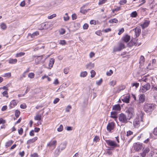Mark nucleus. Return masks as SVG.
<instances>
[{
	"mask_svg": "<svg viewBox=\"0 0 157 157\" xmlns=\"http://www.w3.org/2000/svg\"><path fill=\"white\" fill-rule=\"evenodd\" d=\"M156 105L154 104H146L144 107V111L147 113H150L155 108Z\"/></svg>",
	"mask_w": 157,
	"mask_h": 157,
	"instance_id": "f257e3e1",
	"label": "nucleus"
},
{
	"mask_svg": "<svg viewBox=\"0 0 157 157\" xmlns=\"http://www.w3.org/2000/svg\"><path fill=\"white\" fill-rule=\"evenodd\" d=\"M143 124L142 116L140 115L136 117L133 121V126L136 128H138L141 124Z\"/></svg>",
	"mask_w": 157,
	"mask_h": 157,
	"instance_id": "f03ea898",
	"label": "nucleus"
},
{
	"mask_svg": "<svg viewBox=\"0 0 157 157\" xmlns=\"http://www.w3.org/2000/svg\"><path fill=\"white\" fill-rule=\"evenodd\" d=\"M118 120L121 123L124 124L127 123L128 120L126 115L123 113H121L119 115Z\"/></svg>",
	"mask_w": 157,
	"mask_h": 157,
	"instance_id": "7ed1b4c3",
	"label": "nucleus"
},
{
	"mask_svg": "<svg viewBox=\"0 0 157 157\" xmlns=\"http://www.w3.org/2000/svg\"><path fill=\"white\" fill-rule=\"evenodd\" d=\"M106 142L107 145L111 147V149L119 147V145L117 144L114 140H106Z\"/></svg>",
	"mask_w": 157,
	"mask_h": 157,
	"instance_id": "20e7f679",
	"label": "nucleus"
},
{
	"mask_svg": "<svg viewBox=\"0 0 157 157\" xmlns=\"http://www.w3.org/2000/svg\"><path fill=\"white\" fill-rule=\"evenodd\" d=\"M125 48L124 44L122 43H120L119 44L118 46H115L113 49V52L120 51L123 49Z\"/></svg>",
	"mask_w": 157,
	"mask_h": 157,
	"instance_id": "39448f33",
	"label": "nucleus"
},
{
	"mask_svg": "<svg viewBox=\"0 0 157 157\" xmlns=\"http://www.w3.org/2000/svg\"><path fill=\"white\" fill-rule=\"evenodd\" d=\"M151 88V85L149 83L144 85L141 87L140 90V91L141 93H145L147 91L149 90Z\"/></svg>",
	"mask_w": 157,
	"mask_h": 157,
	"instance_id": "423d86ee",
	"label": "nucleus"
},
{
	"mask_svg": "<svg viewBox=\"0 0 157 157\" xmlns=\"http://www.w3.org/2000/svg\"><path fill=\"white\" fill-rule=\"evenodd\" d=\"M52 24L50 22H45L41 24V28H39L40 30L47 29L51 27Z\"/></svg>",
	"mask_w": 157,
	"mask_h": 157,
	"instance_id": "0eeeda50",
	"label": "nucleus"
},
{
	"mask_svg": "<svg viewBox=\"0 0 157 157\" xmlns=\"http://www.w3.org/2000/svg\"><path fill=\"white\" fill-rule=\"evenodd\" d=\"M133 148L135 150L139 151L143 148V146L142 144L136 143L134 144Z\"/></svg>",
	"mask_w": 157,
	"mask_h": 157,
	"instance_id": "6e6552de",
	"label": "nucleus"
},
{
	"mask_svg": "<svg viewBox=\"0 0 157 157\" xmlns=\"http://www.w3.org/2000/svg\"><path fill=\"white\" fill-rule=\"evenodd\" d=\"M115 126V123L114 122L109 123L107 126V129L109 132L114 129Z\"/></svg>",
	"mask_w": 157,
	"mask_h": 157,
	"instance_id": "1a4fd4ad",
	"label": "nucleus"
},
{
	"mask_svg": "<svg viewBox=\"0 0 157 157\" xmlns=\"http://www.w3.org/2000/svg\"><path fill=\"white\" fill-rule=\"evenodd\" d=\"M150 23V21L148 20H145L144 21V23L140 25V26L143 29H144L147 27L149 25Z\"/></svg>",
	"mask_w": 157,
	"mask_h": 157,
	"instance_id": "9d476101",
	"label": "nucleus"
},
{
	"mask_svg": "<svg viewBox=\"0 0 157 157\" xmlns=\"http://www.w3.org/2000/svg\"><path fill=\"white\" fill-rule=\"evenodd\" d=\"M67 143L66 142H64L62 143L59 147L58 149L59 151H61L64 149L66 147Z\"/></svg>",
	"mask_w": 157,
	"mask_h": 157,
	"instance_id": "9b49d317",
	"label": "nucleus"
},
{
	"mask_svg": "<svg viewBox=\"0 0 157 157\" xmlns=\"http://www.w3.org/2000/svg\"><path fill=\"white\" fill-rule=\"evenodd\" d=\"M145 100V96L144 94H140V96L139 99V102L140 103H143L144 102Z\"/></svg>",
	"mask_w": 157,
	"mask_h": 157,
	"instance_id": "f8f14e48",
	"label": "nucleus"
},
{
	"mask_svg": "<svg viewBox=\"0 0 157 157\" xmlns=\"http://www.w3.org/2000/svg\"><path fill=\"white\" fill-rule=\"evenodd\" d=\"M150 149L148 147H146L142 153H141V155L142 157H145L147 153L150 151Z\"/></svg>",
	"mask_w": 157,
	"mask_h": 157,
	"instance_id": "ddd939ff",
	"label": "nucleus"
},
{
	"mask_svg": "<svg viewBox=\"0 0 157 157\" xmlns=\"http://www.w3.org/2000/svg\"><path fill=\"white\" fill-rule=\"evenodd\" d=\"M55 62V59H54L51 58L50 59L48 63V68L51 69L54 63Z\"/></svg>",
	"mask_w": 157,
	"mask_h": 157,
	"instance_id": "4468645a",
	"label": "nucleus"
},
{
	"mask_svg": "<svg viewBox=\"0 0 157 157\" xmlns=\"http://www.w3.org/2000/svg\"><path fill=\"white\" fill-rule=\"evenodd\" d=\"M130 36L128 35H126L123 37L122 39L124 42L127 43L130 40Z\"/></svg>",
	"mask_w": 157,
	"mask_h": 157,
	"instance_id": "2eb2a0df",
	"label": "nucleus"
},
{
	"mask_svg": "<svg viewBox=\"0 0 157 157\" xmlns=\"http://www.w3.org/2000/svg\"><path fill=\"white\" fill-rule=\"evenodd\" d=\"M135 32L136 37H138L140 34L141 30L139 27H136L135 29Z\"/></svg>",
	"mask_w": 157,
	"mask_h": 157,
	"instance_id": "dca6fc26",
	"label": "nucleus"
},
{
	"mask_svg": "<svg viewBox=\"0 0 157 157\" xmlns=\"http://www.w3.org/2000/svg\"><path fill=\"white\" fill-rule=\"evenodd\" d=\"M127 111L128 112L135 113L134 105L133 104H130V106L129 107Z\"/></svg>",
	"mask_w": 157,
	"mask_h": 157,
	"instance_id": "f3484780",
	"label": "nucleus"
},
{
	"mask_svg": "<svg viewBox=\"0 0 157 157\" xmlns=\"http://www.w3.org/2000/svg\"><path fill=\"white\" fill-rule=\"evenodd\" d=\"M57 141L56 140H54L53 141H51L48 144L47 146L51 147L52 146H54V148L55 147V146L56 144Z\"/></svg>",
	"mask_w": 157,
	"mask_h": 157,
	"instance_id": "a211bd4d",
	"label": "nucleus"
},
{
	"mask_svg": "<svg viewBox=\"0 0 157 157\" xmlns=\"http://www.w3.org/2000/svg\"><path fill=\"white\" fill-rule=\"evenodd\" d=\"M130 96L129 95L126 96L124 97L122 99V101L124 102L128 103L130 101Z\"/></svg>",
	"mask_w": 157,
	"mask_h": 157,
	"instance_id": "6ab92c4d",
	"label": "nucleus"
},
{
	"mask_svg": "<svg viewBox=\"0 0 157 157\" xmlns=\"http://www.w3.org/2000/svg\"><path fill=\"white\" fill-rule=\"evenodd\" d=\"M18 101L15 100H12L10 102V105L11 107L12 108L17 105Z\"/></svg>",
	"mask_w": 157,
	"mask_h": 157,
	"instance_id": "aec40b11",
	"label": "nucleus"
},
{
	"mask_svg": "<svg viewBox=\"0 0 157 157\" xmlns=\"http://www.w3.org/2000/svg\"><path fill=\"white\" fill-rule=\"evenodd\" d=\"M86 68L87 69L90 70L94 67V64L91 63H90L86 65Z\"/></svg>",
	"mask_w": 157,
	"mask_h": 157,
	"instance_id": "412c9836",
	"label": "nucleus"
},
{
	"mask_svg": "<svg viewBox=\"0 0 157 157\" xmlns=\"http://www.w3.org/2000/svg\"><path fill=\"white\" fill-rule=\"evenodd\" d=\"M37 139V137H35L33 138L30 139L27 141V144H30L31 143H33L35 142L36 140Z\"/></svg>",
	"mask_w": 157,
	"mask_h": 157,
	"instance_id": "4be33fe9",
	"label": "nucleus"
},
{
	"mask_svg": "<svg viewBox=\"0 0 157 157\" xmlns=\"http://www.w3.org/2000/svg\"><path fill=\"white\" fill-rule=\"evenodd\" d=\"M8 61L9 63L10 64H15L17 62V59H12L11 58Z\"/></svg>",
	"mask_w": 157,
	"mask_h": 157,
	"instance_id": "5701e85b",
	"label": "nucleus"
},
{
	"mask_svg": "<svg viewBox=\"0 0 157 157\" xmlns=\"http://www.w3.org/2000/svg\"><path fill=\"white\" fill-rule=\"evenodd\" d=\"M44 55L39 56L37 57L36 59L35 60V62L36 64H37L39 63V61H40L42 59L43 56Z\"/></svg>",
	"mask_w": 157,
	"mask_h": 157,
	"instance_id": "b1692460",
	"label": "nucleus"
},
{
	"mask_svg": "<svg viewBox=\"0 0 157 157\" xmlns=\"http://www.w3.org/2000/svg\"><path fill=\"white\" fill-rule=\"evenodd\" d=\"M128 117H127L128 120H129L133 117L135 115V113L128 112Z\"/></svg>",
	"mask_w": 157,
	"mask_h": 157,
	"instance_id": "393cba45",
	"label": "nucleus"
},
{
	"mask_svg": "<svg viewBox=\"0 0 157 157\" xmlns=\"http://www.w3.org/2000/svg\"><path fill=\"white\" fill-rule=\"evenodd\" d=\"M113 109L116 110L120 111L121 110V107L119 105H115L113 106Z\"/></svg>",
	"mask_w": 157,
	"mask_h": 157,
	"instance_id": "a878e982",
	"label": "nucleus"
},
{
	"mask_svg": "<svg viewBox=\"0 0 157 157\" xmlns=\"http://www.w3.org/2000/svg\"><path fill=\"white\" fill-rule=\"evenodd\" d=\"M13 141L12 140H10L6 143L5 146L6 147H8L10 146L13 144Z\"/></svg>",
	"mask_w": 157,
	"mask_h": 157,
	"instance_id": "bb28decb",
	"label": "nucleus"
},
{
	"mask_svg": "<svg viewBox=\"0 0 157 157\" xmlns=\"http://www.w3.org/2000/svg\"><path fill=\"white\" fill-rule=\"evenodd\" d=\"M31 36V37L32 38L34 37L35 36L38 35L39 34V33L38 31H36L35 32L33 33L32 34H29Z\"/></svg>",
	"mask_w": 157,
	"mask_h": 157,
	"instance_id": "cd10ccee",
	"label": "nucleus"
},
{
	"mask_svg": "<svg viewBox=\"0 0 157 157\" xmlns=\"http://www.w3.org/2000/svg\"><path fill=\"white\" fill-rule=\"evenodd\" d=\"M0 27L1 28L4 30H5L7 28V26L6 25V24L4 23H1L0 25Z\"/></svg>",
	"mask_w": 157,
	"mask_h": 157,
	"instance_id": "c85d7f7f",
	"label": "nucleus"
},
{
	"mask_svg": "<svg viewBox=\"0 0 157 157\" xmlns=\"http://www.w3.org/2000/svg\"><path fill=\"white\" fill-rule=\"evenodd\" d=\"M41 118V115L40 114H37L35 117H34V119L35 120L40 121Z\"/></svg>",
	"mask_w": 157,
	"mask_h": 157,
	"instance_id": "c756f323",
	"label": "nucleus"
},
{
	"mask_svg": "<svg viewBox=\"0 0 157 157\" xmlns=\"http://www.w3.org/2000/svg\"><path fill=\"white\" fill-rule=\"evenodd\" d=\"M111 117L113 118H117V113L116 112H112L111 113Z\"/></svg>",
	"mask_w": 157,
	"mask_h": 157,
	"instance_id": "7c9ffc66",
	"label": "nucleus"
},
{
	"mask_svg": "<svg viewBox=\"0 0 157 157\" xmlns=\"http://www.w3.org/2000/svg\"><path fill=\"white\" fill-rule=\"evenodd\" d=\"M25 54V53L24 52H20L18 53H17L16 55V57H20L21 56H24Z\"/></svg>",
	"mask_w": 157,
	"mask_h": 157,
	"instance_id": "2f4dec72",
	"label": "nucleus"
},
{
	"mask_svg": "<svg viewBox=\"0 0 157 157\" xmlns=\"http://www.w3.org/2000/svg\"><path fill=\"white\" fill-rule=\"evenodd\" d=\"M87 74V73L86 71H85L82 72L81 73L80 76L81 77H84L86 76Z\"/></svg>",
	"mask_w": 157,
	"mask_h": 157,
	"instance_id": "473e14b6",
	"label": "nucleus"
},
{
	"mask_svg": "<svg viewBox=\"0 0 157 157\" xmlns=\"http://www.w3.org/2000/svg\"><path fill=\"white\" fill-rule=\"evenodd\" d=\"M137 15V13L136 11L132 12L130 14V16L132 17H136Z\"/></svg>",
	"mask_w": 157,
	"mask_h": 157,
	"instance_id": "72a5a7b5",
	"label": "nucleus"
},
{
	"mask_svg": "<svg viewBox=\"0 0 157 157\" xmlns=\"http://www.w3.org/2000/svg\"><path fill=\"white\" fill-rule=\"evenodd\" d=\"M145 61V59L144 57L143 56H141L140 59V64L143 63Z\"/></svg>",
	"mask_w": 157,
	"mask_h": 157,
	"instance_id": "f704fd0d",
	"label": "nucleus"
},
{
	"mask_svg": "<svg viewBox=\"0 0 157 157\" xmlns=\"http://www.w3.org/2000/svg\"><path fill=\"white\" fill-rule=\"evenodd\" d=\"M118 22V20L116 18H114L113 19H111L109 21V22L110 23H117Z\"/></svg>",
	"mask_w": 157,
	"mask_h": 157,
	"instance_id": "c9c22d12",
	"label": "nucleus"
},
{
	"mask_svg": "<svg viewBox=\"0 0 157 157\" xmlns=\"http://www.w3.org/2000/svg\"><path fill=\"white\" fill-rule=\"evenodd\" d=\"M116 83V80H112L110 81L109 84L110 85L113 86Z\"/></svg>",
	"mask_w": 157,
	"mask_h": 157,
	"instance_id": "e433bc0d",
	"label": "nucleus"
},
{
	"mask_svg": "<svg viewBox=\"0 0 157 157\" xmlns=\"http://www.w3.org/2000/svg\"><path fill=\"white\" fill-rule=\"evenodd\" d=\"M35 74L33 73H29L28 75V76L30 78H33L34 77Z\"/></svg>",
	"mask_w": 157,
	"mask_h": 157,
	"instance_id": "4c0bfd02",
	"label": "nucleus"
},
{
	"mask_svg": "<svg viewBox=\"0 0 157 157\" xmlns=\"http://www.w3.org/2000/svg\"><path fill=\"white\" fill-rule=\"evenodd\" d=\"M20 114V112L18 110H16L15 112V116L16 118H18Z\"/></svg>",
	"mask_w": 157,
	"mask_h": 157,
	"instance_id": "58836bf2",
	"label": "nucleus"
},
{
	"mask_svg": "<svg viewBox=\"0 0 157 157\" xmlns=\"http://www.w3.org/2000/svg\"><path fill=\"white\" fill-rule=\"evenodd\" d=\"M90 73L91 74L90 76L92 78L94 77L96 74L94 70H92L90 71Z\"/></svg>",
	"mask_w": 157,
	"mask_h": 157,
	"instance_id": "ea45409f",
	"label": "nucleus"
},
{
	"mask_svg": "<svg viewBox=\"0 0 157 157\" xmlns=\"http://www.w3.org/2000/svg\"><path fill=\"white\" fill-rule=\"evenodd\" d=\"M59 44L62 45H64L66 44V42L64 40H60Z\"/></svg>",
	"mask_w": 157,
	"mask_h": 157,
	"instance_id": "a19ab883",
	"label": "nucleus"
},
{
	"mask_svg": "<svg viewBox=\"0 0 157 157\" xmlns=\"http://www.w3.org/2000/svg\"><path fill=\"white\" fill-rule=\"evenodd\" d=\"M133 134V132L129 130L127 132L126 136H130L132 135Z\"/></svg>",
	"mask_w": 157,
	"mask_h": 157,
	"instance_id": "79ce46f5",
	"label": "nucleus"
},
{
	"mask_svg": "<svg viewBox=\"0 0 157 157\" xmlns=\"http://www.w3.org/2000/svg\"><path fill=\"white\" fill-rule=\"evenodd\" d=\"M59 33L60 34L63 35L65 33V30L63 29H61L59 31Z\"/></svg>",
	"mask_w": 157,
	"mask_h": 157,
	"instance_id": "37998d69",
	"label": "nucleus"
},
{
	"mask_svg": "<svg viewBox=\"0 0 157 157\" xmlns=\"http://www.w3.org/2000/svg\"><path fill=\"white\" fill-rule=\"evenodd\" d=\"M63 129V126L62 124H60L59 128H58L57 130L58 132H61Z\"/></svg>",
	"mask_w": 157,
	"mask_h": 157,
	"instance_id": "c03bdc74",
	"label": "nucleus"
},
{
	"mask_svg": "<svg viewBox=\"0 0 157 157\" xmlns=\"http://www.w3.org/2000/svg\"><path fill=\"white\" fill-rule=\"evenodd\" d=\"M100 140V139L99 138V137L98 136H96L94 139V142H96Z\"/></svg>",
	"mask_w": 157,
	"mask_h": 157,
	"instance_id": "a18cd8bd",
	"label": "nucleus"
},
{
	"mask_svg": "<svg viewBox=\"0 0 157 157\" xmlns=\"http://www.w3.org/2000/svg\"><path fill=\"white\" fill-rule=\"evenodd\" d=\"M2 94L3 96L6 97L7 98L8 97V93L7 91H4L2 93Z\"/></svg>",
	"mask_w": 157,
	"mask_h": 157,
	"instance_id": "49530a36",
	"label": "nucleus"
},
{
	"mask_svg": "<svg viewBox=\"0 0 157 157\" xmlns=\"http://www.w3.org/2000/svg\"><path fill=\"white\" fill-rule=\"evenodd\" d=\"M65 15L66 16L63 17L64 20L65 21H67L69 20V17L67 15V13H65Z\"/></svg>",
	"mask_w": 157,
	"mask_h": 157,
	"instance_id": "de8ad7c7",
	"label": "nucleus"
},
{
	"mask_svg": "<svg viewBox=\"0 0 157 157\" xmlns=\"http://www.w3.org/2000/svg\"><path fill=\"white\" fill-rule=\"evenodd\" d=\"M107 0H100L98 3L99 5H102L106 2Z\"/></svg>",
	"mask_w": 157,
	"mask_h": 157,
	"instance_id": "09e8293b",
	"label": "nucleus"
},
{
	"mask_svg": "<svg viewBox=\"0 0 157 157\" xmlns=\"http://www.w3.org/2000/svg\"><path fill=\"white\" fill-rule=\"evenodd\" d=\"M71 105H68L66 108V111L68 112L70 111V110L71 109Z\"/></svg>",
	"mask_w": 157,
	"mask_h": 157,
	"instance_id": "8fccbe9b",
	"label": "nucleus"
},
{
	"mask_svg": "<svg viewBox=\"0 0 157 157\" xmlns=\"http://www.w3.org/2000/svg\"><path fill=\"white\" fill-rule=\"evenodd\" d=\"M113 73V71L111 70H110L109 71L107 72L106 75L108 76H110Z\"/></svg>",
	"mask_w": 157,
	"mask_h": 157,
	"instance_id": "3c124183",
	"label": "nucleus"
},
{
	"mask_svg": "<svg viewBox=\"0 0 157 157\" xmlns=\"http://www.w3.org/2000/svg\"><path fill=\"white\" fill-rule=\"evenodd\" d=\"M127 2L126 0H121L119 2V4L120 5H124V4L126 3Z\"/></svg>",
	"mask_w": 157,
	"mask_h": 157,
	"instance_id": "603ef678",
	"label": "nucleus"
},
{
	"mask_svg": "<svg viewBox=\"0 0 157 157\" xmlns=\"http://www.w3.org/2000/svg\"><path fill=\"white\" fill-rule=\"evenodd\" d=\"M121 8L120 7H117L116 8L112 10V12L114 13L115 11H117L120 10Z\"/></svg>",
	"mask_w": 157,
	"mask_h": 157,
	"instance_id": "864d4df0",
	"label": "nucleus"
},
{
	"mask_svg": "<svg viewBox=\"0 0 157 157\" xmlns=\"http://www.w3.org/2000/svg\"><path fill=\"white\" fill-rule=\"evenodd\" d=\"M124 31V29L123 28H122L121 29L119 30V31L118 33V34L119 35H120L121 34H122L123 33Z\"/></svg>",
	"mask_w": 157,
	"mask_h": 157,
	"instance_id": "5fc2aeb1",
	"label": "nucleus"
},
{
	"mask_svg": "<svg viewBox=\"0 0 157 157\" xmlns=\"http://www.w3.org/2000/svg\"><path fill=\"white\" fill-rule=\"evenodd\" d=\"M56 14H53L50 16L48 17V18L49 19H52L54 17L56 16Z\"/></svg>",
	"mask_w": 157,
	"mask_h": 157,
	"instance_id": "6e6d98bb",
	"label": "nucleus"
},
{
	"mask_svg": "<svg viewBox=\"0 0 157 157\" xmlns=\"http://www.w3.org/2000/svg\"><path fill=\"white\" fill-rule=\"evenodd\" d=\"M20 108L22 109H25L26 107V105L25 104H23L20 105Z\"/></svg>",
	"mask_w": 157,
	"mask_h": 157,
	"instance_id": "4d7b16f0",
	"label": "nucleus"
},
{
	"mask_svg": "<svg viewBox=\"0 0 157 157\" xmlns=\"http://www.w3.org/2000/svg\"><path fill=\"white\" fill-rule=\"evenodd\" d=\"M102 81V79H101L99 81H97L96 82V84L98 85H100L101 84Z\"/></svg>",
	"mask_w": 157,
	"mask_h": 157,
	"instance_id": "13d9d810",
	"label": "nucleus"
},
{
	"mask_svg": "<svg viewBox=\"0 0 157 157\" xmlns=\"http://www.w3.org/2000/svg\"><path fill=\"white\" fill-rule=\"evenodd\" d=\"M88 27V25L87 24H85L83 26V28L84 29H87Z\"/></svg>",
	"mask_w": 157,
	"mask_h": 157,
	"instance_id": "bf43d9fd",
	"label": "nucleus"
},
{
	"mask_svg": "<svg viewBox=\"0 0 157 157\" xmlns=\"http://www.w3.org/2000/svg\"><path fill=\"white\" fill-rule=\"evenodd\" d=\"M18 132L20 135H21L23 132V129L22 128H20V129L18 130Z\"/></svg>",
	"mask_w": 157,
	"mask_h": 157,
	"instance_id": "052dcab7",
	"label": "nucleus"
},
{
	"mask_svg": "<svg viewBox=\"0 0 157 157\" xmlns=\"http://www.w3.org/2000/svg\"><path fill=\"white\" fill-rule=\"evenodd\" d=\"M69 69L68 68H65L63 70V72L64 74H67L68 72Z\"/></svg>",
	"mask_w": 157,
	"mask_h": 157,
	"instance_id": "680f3d73",
	"label": "nucleus"
},
{
	"mask_svg": "<svg viewBox=\"0 0 157 157\" xmlns=\"http://www.w3.org/2000/svg\"><path fill=\"white\" fill-rule=\"evenodd\" d=\"M112 154V152L110 151L109 149L107 150L106 152V154L109 155H111Z\"/></svg>",
	"mask_w": 157,
	"mask_h": 157,
	"instance_id": "e2e57ef3",
	"label": "nucleus"
},
{
	"mask_svg": "<svg viewBox=\"0 0 157 157\" xmlns=\"http://www.w3.org/2000/svg\"><path fill=\"white\" fill-rule=\"evenodd\" d=\"M72 19L73 20H75L77 18V15L76 14H73L72 15Z\"/></svg>",
	"mask_w": 157,
	"mask_h": 157,
	"instance_id": "0e129e2a",
	"label": "nucleus"
},
{
	"mask_svg": "<svg viewBox=\"0 0 157 157\" xmlns=\"http://www.w3.org/2000/svg\"><path fill=\"white\" fill-rule=\"evenodd\" d=\"M31 156L32 157H39V156L38 155V154L36 153H33V154H31Z\"/></svg>",
	"mask_w": 157,
	"mask_h": 157,
	"instance_id": "69168bd1",
	"label": "nucleus"
},
{
	"mask_svg": "<svg viewBox=\"0 0 157 157\" xmlns=\"http://www.w3.org/2000/svg\"><path fill=\"white\" fill-rule=\"evenodd\" d=\"M11 76V73H6L4 74L3 76L4 77H10Z\"/></svg>",
	"mask_w": 157,
	"mask_h": 157,
	"instance_id": "338daca9",
	"label": "nucleus"
},
{
	"mask_svg": "<svg viewBox=\"0 0 157 157\" xmlns=\"http://www.w3.org/2000/svg\"><path fill=\"white\" fill-rule=\"evenodd\" d=\"M153 132L155 135L157 136V127L154 128Z\"/></svg>",
	"mask_w": 157,
	"mask_h": 157,
	"instance_id": "774afa93",
	"label": "nucleus"
}]
</instances>
